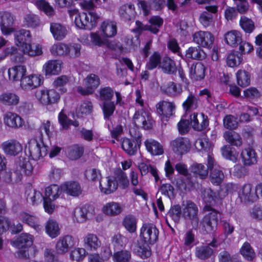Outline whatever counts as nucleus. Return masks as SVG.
I'll use <instances>...</instances> for the list:
<instances>
[{
	"mask_svg": "<svg viewBox=\"0 0 262 262\" xmlns=\"http://www.w3.org/2000/svg\"><path fill=\"white\" fill-rule=\"evenodd\" d=\"M190 78L194 80L203 79L205 75V67L201 62H197L191 65L189 70Z\"/></svg>",
	"mask_w": 262,
	"mask_h": 262,
	"instance_id": "c85d7f7f",
	"label": "nucleus"
},
{
	"mask_svg": "<svg viewBox=\"0 0 262 262\" xmlns=\"http://www.w3.org/2000/svg\"><path fill=\"white\" fill-rule=\"evenodd\" d=\"M148 4L145 1L140 2L141 7L144 14L147 15L149 12V8L156 10L162 9L165 6L164 0H148Z\"/></svg>",
	"mask_w": 262,
	"mask_h": 262,
	"instance_id": "7c9ffc66",
	"label": "nucleus"
},
{
	"mask_svg": "<svg viewBox=\"0 0 262 262\" xmlns=\"http://www.w3.org/2000/svg\"><path fill=\"white\" fill-rule=\"evenodd\" d=\"M19 101V97L13 93H4L0 95V103L5 105H16Z\"/></svg>",
	"mask_w": 262,
	"mask_h": 262,
	"instance_id": "a19ab883",
	"label": "nucleus"
},
{
	"mask_svg": "<svg viewBox=\"0 0 262 262\" xmlns=\"http://www.w3.org/2000/svg\"><path fill=\"white\" fill-rule=\"evenodd\" d=\"M101 31L105 37L114 36L117 31L116 23L111 21H104L101 25Z\"/></svg>",
	"mask_w": 262,
	"mask_h": 262,
	"instance_id": "79ce46f5",
	"label": "nucleus"
},
{
	"mask_svg": "<svg viewBox=\"0 0 262 262\" xmlns=\"http://www.w3.org/2000/svg\"><path fill=\"white\" fill-rule=\"evenodd\" d=\"M240 253L247 260H252L255 257V253L248 242H245L240 249Z\"/></svg>",
	"mask_w": 262,
	"mask_h": 262,
	"instance_id": "6e6d98bb",
	"label": "nucleus"
},
{
	"mask_svg": "<svg viewBox=\"0 0 262 262\" xmlns=\"http://www.w3.org/2000/svg\"><path fill=\"white\" fill-rule=\"evenodd\" d=\"M131 258L130 252L126 250L117 251L113 255L114 262H130Z\"/></svg>",
	"mask_w": 262,
	"mask_h": 262,
	"instance_id": "bf43d9fd",
	"label": "nucleus"
},
{
	"mask_svg": "<svg viewBox=\"0 0 262 262\" xmlns=\"http://www.w3.org/2000/svg\"><path fill=\"white\" fill-rule=\"evenodd\" d=\"M4 123L9 127L17 128L22 126L23 122L21 118L15 113L7 112L4 115Z\"/></svg>",
	"mask_w": 262,
	"mask_h": 262,
	"instance_id": "cd10ccee",
	"label": "nucleus"
},
{
	"mask_svg": "<svg viewBox=\"0 0 262 262\" xmlns=\"http://www.w3.org/2000/svg\"><path fill=\"white\" fill-rule=\"evenodd\" d=\"M193 41L201 47L210 48L214 41V36L208 31H200L195 32L193 35Z\"/></svg>",
	"mask_w": 262,
	"mask_h": 262,
	"instance_id": "ddd939ff",
	"label": "nucleus"
},
{
	"mask_svg": "<svg viewBox=\"0 0 262 262\" xmlns=\"http://www.w3.org/2000/svg\"><path fill=\"white\" fill-rule=\"evenodd\" d=\"M170 145L172 150L178 155L186 153L190 147L188 139L184 137H178L171 141Z\"/></svg>",
	"mask_w": 262,
	"mask_h": 262,
	"instance_id": "f3484780",
	"label": "nucleus"
},
{
	"mask_svg": "<svg viewBox=\"0 0 262 262\" xmlns=\"http://www.w3.org/2000/svg\"><path fill=\"white\" fill-rule=\"evenodd\" d=\"M21 220L36 230H40V225L38 224V219L35 216L31 215L27 213L20 214Z\"/></svg>",
	"mask_w": 262,
	"mask_h": 262,
	"instance_id": "13d9d810",
	"label": "nucleus"
},
{
	"mask_svg": "<svg viewBox=\"0 0 262 262\" xmlns=\"http://www.w3.org/2000/svg\"><path fill=\"white\" fill-rule=\"evenodd\" d=\"M76 243L75 238L71 235L61 236L55 245L56 252L59 255L65 254L75 246Z\"/></svg>",
	"mask_w": 262,
	"mask_h": 262,
	"instance_id": "9d476101",
	"label": "nucleus"
},
{
	"mask_svg": "<svg viewBox=\"0 0 262 262\" xmlns=\"http://www.w3.org/2000/svg\"><path fill=\"white\" fill-rule=\"evenodd\" d=\"M26 195L27 201L33 205L41 202L43 199V196L39 191L33 189L27 190Z\"/></svg>",
	"mask_w": 262,
	"mask_h": 262,
	"instance_id": "5fc2aeb1",
	"label": "nucleus"
},
{
	"mask_svg": "<svg viewBox=\"0 0 262 262\" xmlns=\"http://www.w3.org/2000/svg\"><path fill=\"white\" fill-rule=\"evenodd\" d=\"M157 112L163 118H168L172 115V112L175 108V105L172 102L162 101L159 102L157 105Z\"/></svg>",
	"mask_w": 262,
	"mask_h": 262,
	"instance_id": "bb28decb",
	"label": "nucleus"
},
{
	"mask_svg": "<svg viewBox=\"0 0 262 262\" xmlns=\"http://www.w3.org/2000/svg\"><path fill=\"white\" fill-rule=\"evenodd\" d=\"M35 5L40 10L43 11L46 15L52 16L54 15L55 11L52 6L45 0H37L35 2Z\"/></svg>",
	"mask_w": 262,
	"mask_h": 262,
	"instance_id": "680f3d73",
	"label": "nucleus"
},
{
	"mask_svg": "<svg viewBox=\"0 0 262 262\" xmlns=\"http://www.w3.org/2000/svg\"><path fill=\"white\" fill-rule=\"evenodd\" d=\"M116 107L114 102L110 101H104L102 106L104 119L105 120H109L110 117L113 115Z\"/></svg>",
	"mask_w": 262,
	"mask_h": 262,
	"instance_id": "052dcab7",
	"label": "nucleus"
},
{
	"mask_svg": "<svg viewBox=\"0 0 262 262\" xmlns=\"http://www.w3.org/2000/svg\"><path fill=\"white\" fill-rule=\"evenodd\" d=\"M206 56V53L200 46L189 47L185 54V58L194 60H203Z\"/></svg>",
	"mask_w": 262,
	"mask_h": 262,
	"instance_id": "f704fd0d",
	"label": "nucleus"
},
{
	"mask_svg": "<svg viewBox=\"0 0 262 262\" xmlns=\"http://www.w3.org/2000/svg\"><path fill=\"white\" fill-rule=\"evenodd\" d=\"M182 216L186 220L191 221L193 228L199 225L198 208L192 201L188 200L183 202L182 204Z\"/></svg>",
	"mask_w": 262,
	"mask_h": 262,
	"instance_id": "423d86ee",
	"label": "nucleus"
},
{
	"mask_svg": "<svg viewBox=\"0 0 262 262\" xmlns=\"http://www.w3.org/2000/svg\"><path fill=\"white\" fill-rule=\"evenodd\" d=\"M148 22L149 25H144L139 20L136 21V27L133 30V31L138 33L137 36V39L139 35L144 31H149L154 34H157L159 32V29L163 24V20L160 16H154L149 19Z\"/></svg>",
	"mask_w": 262,
	"mask_h": 262,
	"instance_id": "20e7f679",
	"label": "nucleus"
},
{
	"mask_svg": "<svg viewBox=\"0 0 262 262\" xmlns=\"http://www.w3.org/2000/svg\"><path fill=\"white\" fill-rule=\"evenodd\" d=\"M140 232L143 239L138 243L137 252L141 257L147 258L151 255L149 245L154 244L158 241L159 231L154 224L145 223L143 224Z\"/></svg>",
	"mask_w": 262,
	"mask_h": 262,
	"instance_id": "f257e3e1",
	"label": "nucleus"
},
{
	"mask_svg": "<svg viewBox=\"0 0 262 262\" xmlns=\"http://www.w3.org/2000/svg\"><path fill=\"white\" fill-rule=\"evenodd\" d=\"M14 16L9 12H4L0 17V27L3 34L9 35L14 31Z\"/></svg>",
	"mask_w": 262,
	"mask_h": 262,
	"instance_id": "dca6fc26",
	"label": "nucleus"
},
{
	"mask_svg": "<svg viewBox=\"0 0 262 262\" xmlns=\"http://www.w3.org/2000/svg\"><path fill=\"white\" fill-rule=\"evenodd\" d=\"M206 11L203 12L200 16L199 20L205 27L210 26L213 22V14L217 12L218 7L215 5L206 6Z\"/></svg>",
	"mask_w": 262,
	"mask_h": 262,
	"instance_id": "412c9836",
	"label": "nucleus"
},
{
	"mask_svg": "<svg viewBox=\"0 0 262 262\" xmlns=\"http://www.w3.org/2000/svg\"><path fill=\"white\" fill-rule=\"evenodd\" d=\"M242 162L245 166H251L257 162V156L255 151L251 148L243 149L241 154Z\"/></svg>",
	"mask_w": 262,
	"mask_h": 262,
	"instance_id": "393cba45",
	"label": "nucleus"
},
{
	"mask_svg": "<svg viewBox=\"0 0 262 262\" xmlns=\"http://www.w3.org/2000/svg\"><path fill=\"white\" fill-rule=\"evenodd\" d=\"M252 186L250 184L244 185L238 191V196L242 202L245 203L247 202H253L255 201L258 195L256 194V189L252 191Z\"/></svg>",
	"mask_w": 262,
	"mask_h": 262,
	"instance_id": "6ab92c4d",
	"label": "nucleus"
},
{
	"mask_svg": "<svg viewBox=\"0 0 262 262\" xmlns=\"http://www.w3.org/2000/svg\"><path fill=\"white\" fill-rule=\"evenodd\" d=\"M208 170L209 169L208 167L206 168L204 165L198 163L193 164L190 168L191 172L195 175V177H198L202 179L207 177Z\"/></svg>",
	"mask_w": 262,
	"mask_h": 262,
	"instance_id": "3c124183",
	"label": "nucleus"
},
{
	"mask_svg": "<svg viewBox=\"0 0 262 262\" xmlns=\"http://www.w3.org/2000/svg\"><path fill=\"white\" fill-rule=\"evenodd\" d=\"M207 167L210 170L209 180L214 185H220L224 181L225 176L221 168L215 163L210 155L208 156Z\"/></svg>",
	"mask_w": 262,
	"mask_h": 262,
	"instance_id": "6e6552de",
	"label": "nucleus"
},
{
	"mask_svg": "<svg viewBox=\"0 0 262 262\" xmlns=\"http://www.w3.org/2000/svg\"><path fill=\"white\" fill-rule=\"evenodd\" d=\"M42 82L40 75H30L25 76L20 81V87L25 91L31 90L39 86Z\"/></svg>",
	"mask_w": 262,
	"mask_h": 262,
	"instance_id": "a211bd4d",
	"label": "nucleus"
},
{
	"mask_svg": "<svg viewBox=\"0 0 262 262\" xmlns=\"http://www.w3.org/2000/svg\"><path fill=\"white\" fill-rule=\"evenodd\" d=\"M121 147L128 155L132 156L136 154L140 146H138L137 141L128 138H124L122 140Z\"/></svg>",
	"mask_w": 262,
	"mask_h": 262,
	"instance_id": "ea45409f",
	"label": "nucleus"
},
{
	"mask_svg": "<svg viewBox=\"0 0 262 262\" xmlns=\"http://www.w3.org/2000/svg\"><path fill=\"white\" fill-rule=\"evenodd\" d=\"M68 12L72 19L75 16V23L78 28L91 30L96 26L97 16L95 13H79L76 9L69 10Z\"/></svg>",
	"mask_w": 262,
	"mask_h": 262,
	"instance_id": "f03ea898",
	"label": "nucleus"
},
{
	"mask_svg": "<svg viewBox=\"0 0 262 262\" xmlns=\"http://www.w3.org/2000/svg\"><path fill=\"white\" fill-rule=\"evenodd\" d=\"M35 97L39 103L45 106L57 104L60 99V94L53 89L37 91Z\"/></svg>",
	"mask_w": 262,
	"mask_h": 262,
	"instance_id": "0eeeda50",
	"label": "nucleus"
},
{
	"mask_svg": "<svg viewBox=\"0 0 262 262\" xmlns=\"http://www.w3.org/2000/svg\"><path fill=\"white\" fill-rule=\"evenodd\" d=\"M223 137L228 143L232 146L239 147L242 145V138L240 135L233 130L226 131Z\"/></svg>",
	"mask_w": 262,
	"mask_h": 262,
	"instance_id": "e433bc0d",
	"label": "nucleus"
},
{
	"mask_svg": "<svg viewBox=\"0 0 262 262\" xmlns=\"http://www.w3.org/2000/svg\"><path fill=\"white\" fill-rule=\"evenodd\" d=\"M222 156L225 159L236 162L237 160L238 154L235 148L229 145H226L221 148Z\"/></svg>",
	"mask_w": 262,
	"mask_h": 262,
	"instance_id": "49530a36",
	"label": "nucleus"
},
{
	"mask_svg": "<svg viewBox=\"0 0 262 262\" xmlns=\"http://www.w3.org/2000/svg\"><path fill=\"white\" fill-rule=\"evenodd\" d=\"M242 57L237 52H231L228 54L227 57V64L230 67H237L242 62Z\"/></svg>",
	"mask_w": 262,
	"mask_h": 262,
	"instance_id": "338daca9",
	"label": "nucleus"
},
{
	"mask_svg": "<svg viewBox=\"0 0 262 262\" xmlns=\"http://www.w3.org/2000/svg\"><path fill=\"white\" fill-rule=\"evenodd\" d=\"M133 123L137 126L144 129H149L152 127L154 120L151 115L143 110L136 112L133 117Z\"/></svg>",
	"mask_w": 262,
	"mask_h": 262,
	"instance_id": "9b49d317",
	"label": "nucleus"
},
{
	"mask_svg": "<svg viewBox=\"0 0 262 262\" xmlns=\"http://www.w3.org/2000/svg\"><path fill=\"white\" fill-rule=\"evenodd\" d=\"M122 211L121 206L117 202L107 203L103 208V212L109 215L115 216L119 214Z\"/></svg>",
	"mask_w": 262,
	"mask_h": 262,
	"instance_id": "c03bdc74",
	"label": "nucleus"
},
{
	"mask_svg": "<svg viewBox=\"0 0 262 262\" xmlns=\"http://www.w3.org/2000/svg\"><path fill=\"white\" fill-rule=\"evenodd\" d=\"M160 67L164 73L168 74H173L177 71L175 62L168 57H165L163 58L160 64Z\"/></svg>",
	"mask_w": 262,
	"mask_h": 262,
	"instance_id": "37998d69",
	"label": "nucleus"
},
{
	"mask_svg": "<svg viewBox=\"0 0 262 262\" xmlns=\"http://www.w3.org/2000/svg\"><path fill=\"white\" fill-rule=\"evenodd\" d=\"M114 175L115 180L121 188L124 189L128 186L129 180L127 175L121 169H116L114 172Z\"/></svg>",
	"mask_w": 262,
	"mask_h": 262,
	"instance_id": "a18cd8bd",
	"label": "nucleus"
},
{
	"mask_svg": "<svg viewBox=\"0 0 262 262\" xmlns=\"http://www.w3.org/2000/svg\"><path fill=\"white\" fill-rule=\"evenodd\" d=\"M26 68L24 66H14L8 70V73L10 80L13 81L21 80L25 77Z\"/></svg>",
	"mask_w": 262,
	"mask_h": 262,
	"instance_id": "72a5a7b5",
	"label": "nucleus"
},
{
	"mask_svg": "<svg viewBox=\"0 0 262 262\" xmlns=\"http://www.w3.org/2000/svg\"><path fill=\"white\" fill-rule=\"evenodd\" d=\"M118 13L120 19L127 24L134 21L137 14L134 5L130 3L120 6Z\"/></svg>",
	"mask_w": 262,
	"mask_h": 262,
	"instance_id": "4468645a",
	"label": "nucleus"
},
{
	"mask_svg": "<svg viewBox=\"0 0 262 262\" xmlns=\"http://www.w3.org/2000/svg\"><path fill=\"white\" fill-rule=\"evenodd\" d=\"M203 211L205 215L201 221V225L203 229L210 233L216 228L221 213L209 205L204 206Z\"/></svg>",
	"mask_w": 262,
	"mask_h": 262,
	"instance_id": "7ed1b4c3",
	"label": "nucleus"
},
{
	"mask_svg": "<svg viewBox=\"0 0 262 262\" xmlns=\"http://www.w3.org/2000/svg\"><path fill=\"white\" fill-rule=\"evenodd\" d=\"M84 81L85 88L78 86L77 88V92L84 96L92 94L100 84L99 76L94 74L88 75Z\"/></svg>",
	"mask_w": 262,
	"mask_h": 262,
	"instance_id": "1a4fd4ad",
	"label": "nucleus"
},
{
	"mask_svg": "<svg viewBox=\"0 0 262 262\" xmlns=\"http://www.w3.org/2000/svg\"><path fill=\"white\" fill-rule=\"evenodd\" d=\"M145 145L146 149L152 155L157 156L163 154L164 151L162 146L157 141L153 139H147L145 141Z\"/></svg>",
	"mask_w": 262,
	"mask_h": 262,
	"instance_id": "58836bf2",
	"label": "nucleus"
},
{
	"mask_svg": "<svg viewBox=\"0 0 262 262\" xmlns=\"http://www.w3.org/2000/svg\"><path fill=\"white\" fill-rule=\"evenodd\" d=\"M69 78L66 75H61L57 77L53 81V85L55 88H59V91L61 93L67 92V89L64 86L69 82Z\"/></svg>",
	"mask_w": 262,
	"mask_h": 262,
	"instance_id": "0e129e2a",
	"label": "nucleus"
},
{
	"mask_svg": "<svg viewBox=\"0 0 262 262\" xmlns=\"http://www.w3.org/2000/svg\"><path fill=\"white\" fill-rule=\"evenodd\" d=\"M47 233L52 238H55L60 234L58 223L53 220H49L46 225Z\"/></svg>",
	"mask_w": 262,
	"mask_h": 262,
	"instance_id": "864d4df0",
	"label": "nucleus"
},
{
	"mask_svg": "<svg viewBox=\"0 0 262 262\" xmlns=\"http://www.w3.org/2000/svg\"><path fill=\"white\" fill-rule=\"evenodd\" d=\"M62 191L72 196H78L82 192L79 183L75 181L67 182L61 186Z\"/></svg>",
	"mask_w": 262,
	"mask_h": 262,
	"instance_id": "5701e85b",
	"label": "nucleus"
},
{
	"mask_svg": "<svg viewBox=\"0 0 262 262\" xmlns=\"http://www.w3.org/2000/svg\"><path fill=\"white\" fill-rule=\"evenodd\" d=\"M50 29L54 38L57 40H62L67 34L66 28L59 23H51Z\"/></svg>",
	"mask_w": 262,
	"mask_h": 262,
	"instance_id": "473e14b6",
	"label": "nucleus"
},
{
	"mask_svg": "<svg viewBox=\"0 0 262 262\" xmlns=\"http://www.w3.org/2000/svg\"><path fill=\"white\" fill-rule=\"evenodd\" d=\"M2 148L4 152L10 156H16L22 151L21 144L16 140H10L2 144Z\"/></svg>",
	"mask_w": 262,
	"mask_h": 262,
	"instance_id": "aec40b11",
	"label": "nucleus"
},
{
	"mask_svg": "<svg viewBox=\"0 0 262 262\" xmlns=\"http://www.w3.org/2000/svg\"><path fill=\"white\" fill-rule=\"evenodd\" d=\"M99 187L102 192L109 194L117 189L118 183L115 181L114 177L108 176L99 181Z\"/></svg>",
	"mask_w": 262,
	"mask_h": 262,
	"instance_id": "4be33fe9",
	"label": "nucleus"
},
{
	"mask_svg": "<svg viewBox=\"0 0 262 262\" xmlns=\"http://www.w3.org/2000/svg\"><path fill=\"white\" fill-rule=\"evenodd\" d=\"M62 190L58 185H51L46 188L45 196L43 198H48L55 200L58 198Z\"/></svg>",
	"mask_w": 262,
	"mask_h": 262,
	"instance_id": "8fccbe9b",
	"label": "nucleus"
},
{
	"mask_svg": "<svg viewBox=\"0 0 262 262\" xmlns=\"http://www.w3.org/2000/svg\"><path fill=\"white\" fill-rule=\"evenodd\" d=\"M213 253V250L209 246H201L195 248V256L202 260L210 258Z\"/></svg>",
	"mask_w": 262,
	"mask_h": 262,
	"instance_id": "de8ad7c7",
	"label": "nucleus"
},
{
	"mask_svg": "<svg viewBox=\"0 0 262 262\" xmlns=\"http://www.w3.org/2000/svg\"><path fill=\"white\" fill-rule=\"evenodd\" d=\"M14 36L16 46L21 47V49L24 46H25L31 41V36L29 30H20L15 33Z\"/></svg>",
	"mask_w": 262,
	"mask_h": 262,
	"instance_id": "2f4dec72",
	"label": "nucleus"
},
{
	"mask_svg": "<svg viewBox=\"0 0 262 262\" xmlns=\"http://www.w3.org/2000/svg\"><path fill=\"white\" fill-rule=\"evenodd\" d=\"M190 125L196 131H202L208 126V117L203 113H194L190 116Z\"/></svg>",
	"mask_w": 262,
	"mask_h": 262,
	"instance_id": "2eb2a0df",
	"label": "nucleus"
},
{
	"mask_svg": "<svg viewBox=\"0 0 262 262\" xmlns=\"http://www.w3.org/2000/svg\"><path fill=\"white\" fill-rule=\"evenodd\" d=\"M224 38L227 44L233 48L237 47L242 40L241 33L235 30L227 32Z\"/></svg>",
	"mask_w": 262,
	"mask_h": 262,
	"instance_id": "c9c22d12",
	"label": "nucleus"
},
{
	"mask_svg": "<svg viewBox=\"0 0 262 262\" xmlns=\"http://www.w3.org/2000/svg\"><path fill=\"white\" fill-rule=\"evenodd\" d=\"M28 147L30 157L34 160L45 157L49 151V147L44 143L42 138L39 141L35 138L30 139L28 143Z\"/></svg>",
	"mask_w": 262,
	"mask_h": 262,
	"instance_id": "39448f33",
	"label": "nucleus"
},
{
	"mask_svg": "<svg viewBox=\"0 0 262 262\" xmlns=\"http://www.w3.org/2000/svg\"><path fill=\"white\" fill-rule=\"evenodd\" d=\"M24 23L28 27L36 28L40 24L39 17L34 14H27L24 16Z\"/></svg>",
	"mask_w": 262,
	"mask_h": 262,
	"instance_id": "e2e57ef3",
	"label": "nucleus"
},
{
	"mask_svg": "<svg viewBox=\"0 0 262 262\" xmlns=\"http://www.w3.org/2000/svg\"><path fill=\"white\" fill-rule=\"evenodd\" d=\"M182 91L181 85L173 82H169L165 90V93L170 96H178Z\"/></svg>",
	"mask_w": 262,
	"mask_h": 262,
	"instance_id": "69168bd1",
	"label": "nucleus"
},
{
	"mask_svg": "<svg viewBox=\"0 0 262 262\" xmlns=\"http://www.w3.org/2000/svg\"><path fill=\"white\" fill-rule=\"evenodd\" d=\"M85 249L90 251H96L101 246V242L95 234L88 233L83 238Z\"/></svg>",
	"mask_w": 262,
	"mask_h": 262,
	"instance_id": "b1692460",
	"label": "nucleus"
},
{
	"mask_svg": "<svg viewBox=\"0 0 262 262\" xmlns=\"http://www.w3.org/2000/svg\"><path fill=\"white\" fill-rule=\"evenodd\" d=\"M15 164L16 166L15 172L16 178L14 179L15 182L20 181L22 173L26 175L31 174L33 167L27 158L22 156L19 157L16 161Z\"/></svg>",
	"mask_w": 262,
	"mask_h": 262,
	"instance_id": "f8f14e48",
	"label": "nucleus"
},
{
	"mask_svg": "<svg viewBox=\"0 0 262 262\" xmlns=\"http://www.w3.org/2000/svg\"><path fill=\"white\" fill-rule=\"evenodd\" d=\"M67 49H68V45L59 42L53 45L50 49V51L53 55H66Z\"/></svg>",
	"mask_w": 262,
	"mask_h": 262,
	"instance_id": "774afa93",
	"label": "nucleus"
},
{
	"mask_svg": "<svg viewBox=\"0 0 262 262\" xmlns=\"http://www.w3.org/2000/svg\"><path fill=\"white\" fill-rule=\"evenodd\" d=\"M195 180L190 175H185L178 178L176 180V186L181 191L190 190L194 184Z\"/></svg>",
	"mask_w": 262,
	"mask_h": 262,
	"instance_id": "a878e982",
	"label": "nucleus"
},
{
	"mask_svg": "<svg viewBox=\"0 0 262 262\" xmlns=\"http://www.w3.org/2000/svg\"><path fill=\"white\" fill-rule=\"evenodd\" d=\"M33 242L32 235L23 233L17 238L14 245L18 249L27 248L32 245Z\"/></svg>",
	"mask_w": 262,
	"mask_h": 262,
	"instance_id": "4c0bfd02",
	"label": "nucleus"
},
{
	"mask_svg": "<svg viewBox=\"0 0 262 262\" xmlns=\"http://www.w3.org/2000/svg\"><path fill=\"white\" fill-rule=\"evenodd\" d=\"M61 71V62L58 60H50L45 63L43 71L46 76L57 75Z\"/></svg>",
	"mask_w": 262,
	"mask_h": 262,
	"instance_id": "c756f323",
	"label": "nucleus"
},
{
	"mask_svg": "<svg viewBox=\"0 0 262 262\" xmlns=\"http://www.w3.org/2000/svg\"><path fill=\"white\" fill-rule=\"evenodd\" d=\"M122 224L130 233H134L137 229V220L133 215H127L123 219Z\"/></svg>",
	"mask_w": 262,
	"mask_h": 262,
	"instance_id": "4d7b16f0",
	"label": "nucleus"
},
{
	"mask_svg": "<svg viewBox=\"0 0 262 262\" xmlns=\"http://www.w3.org/2000/svg\"><path fill=\"white\" fill-rule=\"evenodd\" d=\"M237 84L243 88L248 86L250 84V75L245 70H239L236 74Z\"/></svg>",
	"mask_w": 262,
	"mask_h": 262,
	"instance_id": "09e8293b",
	"label": "nucleus"
},
{
	"mask_svg": "<svg viewBox=\"0 0 262 262\" xmlns=\"http://www.w3.org/2000/svg\"><path fill=\"white\" fill-rule=\"evenodd\" d=\"M21 50L25 54L30 56H39L42 54V48L39 45L32 46L30 42L24 46Z\"/></svg>",
	"mask_w": 262,
	"mask_h": 262,
	"instance_id": "603ef678",
	"label": "nucleus"
}]
</instances>
